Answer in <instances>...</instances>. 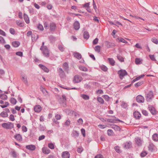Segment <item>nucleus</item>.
<instances>
[{"mask_svg":"<svg viewBox=\"0 0 158 158\" xmlns=\"http://www.w3.org/2000/svg\"><path fill=\"white\" fill-rule=\"evenodd\" d=\"M97 100L101 104H103L104 103V101L101 97H98L97 98Z\"/></svg>","mask_w":158,"mask_h":158,"instance_id":"38","label":"nucleus"},{"mask_svg":"<svg viewBox=\"0 0 158 158\" xmlns=\"http://www.w3.org/2000/svg\"><path fill=\"white\" fill-rule=\"evenodd\" d=\"M39 66L45 72L48 73L49 71V69L44 65L40 64L39 65Z\"/></svg>","mask_w":158,"mask_h":158,"instance_id":"19","label":"nucleus"},{"mask_svg":"<svg viewBox=\"0 0 158 158\" xmlns=\"http://www.w3.org/2000/svg\"><path fill=\"white\" fill-rule=\"evenodd\" d=\"M16 24L20 27H23L24 26V23L21 22L20 21H17L16 22Z\"/></svg>","mask_w":158,"mask_h":158,"instance_id":"36","label":"nucleus"},{"mask_svg":"<svg viewBox=\"0 0 158 158\" xmlns=\"http://www.w3.org/2000/svg\"><path fill=\"white\" fill-rule=\"evenodd\" d=\"M63 67L64 71L67 72V73H68V71L69 70V67L68 63L66 62H64L63 64Z\"/></svg>","mask_w":158,"mask_h":158,"instance_id":"20","label":"nucleus"},{"mask_svg":"<svg viewBox=\"0 0 158 158\" xmlns=\"http://www.w3.org/2000/svg\"><path fill=\"white\" fill-rule=\"evenodd\" d=\"M111 127L115 131H120L121 130L119 126L115 124H113Z\"/></svg>","mask_w":158,"mask_h":158,"instance_id":"30","label":"nucleus"},{"mask_svg":"<svg viewBox=\"0 0 158 158\" xmlns=\"http://www.w3.org/2000/svg\"><path fill=\"white\" fill-rule=\"evenodd\" d=\"M16 54L18 56L22 57L23 56V53L21 51L17 52H16Z\"/></svg>","mask_w":158,"mask_h":158,"instance_id":"63","label":"nucleus"},{"mask_svg":"<svg viewBox=\"0 0 158 158\" xmlns=\"http://www.w3.org/2000/svg\"><path fill=\"white\" fill-rule=\"evenodd\" d=\"M148 154V152L145 151H143L140 154V156L141 157L145 156Z\"/></svg>","mask_w":158,"mask_h":158,"instance_id":"39","label":"nucleus"},{"mask_svg":"<svg viewBox=\"0 0 158 158\" xmlns=\"http://www.w3.org/2000/svg\"><path fill=\"white\" fill-rule=\"evenodd\" d=\"M49 40L51 42L54 41L55 40L56 38L53 35H50L49 37Z\"/></svg>","mask_w":158,"mask_h":158,"instance_id":"57","label":"nucleus"},{"mask_svg":"<svg viewBox=\"0 0 158 158\" xmlns=\"http://www.w3.org/2000/svg\"><path fill=\"white\" fill-rule=\"evenodd\" d=\"M20 44V43L18 41H13L12 43V45L15 48L18 47Z\"/></svg>","mask_w":158,"mask_h":158,"instance_id":"28","label":"nucleus"},{"mask_svg":"<svg viewBox=\"0 0 158 158\" xmlns=\"http://www.w3.org/2000/svg\"><path fill=\"white\" fill-rule=\"evenodd\" d=\"M79 69L83 71H88V69L85 67L83 66H80L79 67Z\"/></svg>","mask_w":158,"mask_h":158,"instance_id":"43","label":"nucleus"},{"mask_svg":"<svg viewBox=\"0 0 158 158\" xmlns=\"http://www.w3.org/2000/svg\"><path fill=\"white\" fill-rule=\"evenodd\" d=\"M118 74L121 80H122L126 75H128L127 73L125 70L124 69H120L118 70Z\"/></svg>","mask_w":158,"mask_h":158,"instance_id":"4","label":"nucleus"},{"mask_svg":"<svg viewBox=\"0 0 158 158\" xmlns=\"http://www.w3.org/2000/svg\"><path fill=\"white\" fill-rule=\"evenodd\" d=\"M42 152L45 154H48L50 152V150L46 147H43L42 148Z\"/></svg>","mask_w":158,"mask_h":158,"instance_id":"24","label":"nucleus"},{"mask_svg":"<svg viewBox=\"0 0 158 158\" xmlns=\"http://www.w3.org/2000/svg\"><path fill=\"white\" fill-rule=\"evenodd\" d=\"M38 29L41 31H42L44 30V27L42 25L40 24H39L37 26Z\"/></svg>","mask_w":158,"mask_h":158,"instance_id":"55","label":"nucleus"},{"mask_svg":"<svg viewBox=\"0 0 158 158\" xmlns=\"http://www.w3.org/2000/svg\"><path fill=\"white\" fill-rule=\"evenodd\" d=\"M70 123H71V121L69 119H68L66 120V121H65V122L64 123V124L65 126L68 127V126H69L70 125Z\"/></svg>","mask_w":158,"mask_h":158,"instance_id":"54","label":"nucleus"},{"mask_svg":"<svg viewBox=\"0 0 158 158\" xmlns=\"http://www.w3.org/2000/svg\"><path fill=\"white\" fill-rule=\"evenodd\" d=\"M22 131L23 132H26L27 131V127L25 126H23L22 127Z\"/></svg>","mask_w":158,"mask_h":158,"instance_id":"62","label":"nucleus"},{"mask_svg":"<svg viewBox=\"0 0 158 158\" xmlns=\"http://www.w3.org/2000/svg\"><path fill=\"white\" fill-rule=\"evenodd\" d=\"M10 33L12 35H14L15 34V29L12 28H10L9 30Z\"/></svg>","mask_w":158,"mask_h":158,"instance_id":"59","label":"nucleus"},{"mask_svg":"<svg viewBox=\"0 0 158 158\" xmlns=\"http://www.w3.org/2000/svg\"><path fill=\"white\" fill-rule=\"evenodd\" d=\"M108 116L112 117V118H113L114 119H114L115 120V121H118L119 122H121V123H124L123 122V121H122V120H120L118 118H116V117H115V116Z\"/></svg>","mask_w":158,"mask_h":158,"instance_id":"48","label":"nucleus"},{"mask_svg":"<svg viewBox=\"0 0 158 158\" xmlns=\"http://www.w3.org/2000/svg\"><path fill=\"white\" fill-rule=\"evenodd\" d=\"M135 142L138 146H141L142 145V140L139 137L135 138Z\"/></svg>","mask_w":158,"mask_h":158,"instance_id":"26","label":"nucleus"},{"mask_svg":"<svg viewBox=\"0 0 158 158\" xmlns=\"http://www.w3.org/2000/svg\"><path fill=\"white\" fill-rule=\"evenodd\" d=\"M146 95V100L148 102H151L152 98L154 97L153 93L152 90L150 91Z\"/></svg>","mask_w":158,"mask_h":158,"instance_id":"3","label":"nucleus"},{"mask_svg":"<svg viewBox=\"0 0 158 158\" xmlns=\"http://www.w3.org/2000/svg\"><path fill=\"white\" fill-rule=\"evenodd\" d=\"M123 144L124 148L126 149H129L132 147V143L130 141L126 142Z\"/></svg>","mask_w":158,"mask_h":158,"instance_id":"12","label":"nucleus"},{"mask_svg":"<svg viewBox=\"0 0 158 158\" xmlns=\"http://www.w3.org/2000/svg\"><path fill=\"white\" fill-rule=\"evenodd\" d=\"M58 48L59 49L61 52H63L64 50V48L61 45H58Z\"/></svg>","mask_w":158,"mask_h":158,"instance_id":"52","label":"nucleus"},{"mask_svg":"<svg viewBox=\"0 0 158 158\" xmlns=\"http://www.w3.org/2000/svg\"><path fill=\"white\" fill-rule=\"evenodd\" d=\"M149 56L150 59L152 61H156V60L154 55H149Z\"/></svg>","mask_w":158,"mask_h":158,"instance_id":"61","label":"nucleus"},{"mask_svg":"<svg viewBox=\"0 0 158 158\" xmlns=\"http://www.w3.org/2000/svg\"><path fill=\"white\" fill-rule=\"evenodd\" d=\"M83 37L85 39H88L89 37V32L86 31H85L83 33Z\"/></svg>","mask_w":158,"mask_h":158,"instance_id":"29","label":"nucleus"},{"mask_svg":"<svg viewBox=\"0 0 158 158\" xmlns=\"http://www.w3.org/2000/svg\"><path fill=\"white\" fill-rule=\"evenodd\" d=\"M40 89L41 91L42 92L43 94L45 95H47L48 94V92L46 89L42 86L41 85L40 87Z\"/></svg>","mask_w":158,"mask_h":158,"instance_id":"22","label":"nucleus"},{"mask_svg":"<svg viewBox=\"0 0 158 158\" xmlns=\"http://www.w3.org/2000/svg\"><path fill=\"white\" fill-rule=\"evenodd\" d=\"M151 41L153 43L157 44H158V40L155 37H153L152 38Z\"/></svg>","mask_w":158,"mask_h":158,"instance_id":"47","label":"nucleus"},{"mask_svg":"<svg viewBox=\"0 0 158 158\" xmlns=\"http://www.w3.org/2000/svg\"><path fill=\"white\" fill-rule=\"evenodd\" d=\"M100 49L101 47L99 45L96 46L94 48L95 51L98 53L100 52Z\"/></svg>","mask_w":158,"mask_h":158,"instance_id":"44","label":"nucleus"},{"mask_svg":"<svg viewBox=\"0 0 158 158\" xmlns=\"http://www.w3.org/2000/svg\"><path fill=\"white\" fill-rule=\"evenodd\" d=\"M134 118L136 119H139L141 116L140 113L138 111H135L133 113Z\"/></svg>","mask_w":158,"mask_h":158,"instance_id":"18","label":"nucleus"},{"mask_svg":"<svg viewBox=\"0 0 158 158\" xmlns=\"http://www.w3.org/2000/svg\"><path fill=\"white\" fill-rule=\"evenodd\" d=\"M81 97L84 99L85 100H88L89 98V96L86 94H82L81 95Z\"/></svg>","mask_w":158,"mask_h":158,"instance_id":"42","label":"nucleus"},{"mask_svg":"<svg viewBox=\"0 0 158 158\" xmlns=\"http://www.w3.org/2000/svg\"><path fill=\"white\" fill-rule=\"evenodd\" d=\"M108 60L111 65L114 66L115 65V61L113 58H109L108 59Z\"/></svg>","mask_w":158,"mask_h":158,"instance_id":"32","label":"nucleus"},{"mask_svg":"<svg viewBox=\"0 0 158 158\" xmlns=\"http://www.w3.org/2000/svg\"><path fill=\"white\" fill-rule=\"evenodd\" d=\"M94 158H104L103 156L101 154L97 155Z\"/></svg>","mask_w":158,"mask_h":158,"instance_id":"64","label":"nucleus"},{"mask_svg":"<svg viewBox=\"0 0 158 158\" xmlns=\"http://www.w3.org/2000/svg\"><path fill=\"white\" fill-rule=\"evenodd\" d=\"M82 79V77L81 76L76 75L74 77L73 82L75 83H79L81 82Z\"/></svg>","mask_w":158,"mask_h":158,"instance_id":"8","label":"nucleus"},{"mask_svg":"<svg viewBox=\"0 0 158 158\" xmlns=\"http://www.w3.org/2000/svg\"><path fill=\"white\" fill-rule=\"evenodd\" d=\"M58 71L59 72V75L61 78H63L65 77V73L62 68H59L58 69Z\"/></svg>","mask_w":158,"mask_h":158,"instance_id":"13","label":"nucleus"},{"mask_svg":"<svg viewBox=\"0 0 158 158\" xmlns=\"http://www.w3.org/2000/svg\"><path fill=\"white\" fill-rule=\"evenodd\" d=\"M61 156L63 158H69L70 154L68 151L64 152L62 153Z\"/></svg>","mask_w":158,"mask_h":158,"instance_id":"17","label":"nucleus"},{"mask_svg":"<svg viewBox=\"0 0 158 158\" xmlns=\"http://www.w3.org/2000/svg\"><path fill=\"white\" fill-rule=\"evenodd\" d=\"M144 82L143 81H140L135 84V86L137 88L139 86H140L142 84H143Z\"/></svg>","mask_w":158,"mask_h":158,"instance_id":"35","label":"nucleus"},{"mask_svg":"<svg viewBox=\"0 0 158 158\" xmlns=\"http://www.w3.org/2000/svg\"><path fill=\"white\" fill-rule=\"evenodd\" d=\"M101 70L104 72H106L108 70V68L105 65H102L100 66Z\"/></svg>","mask_w":158,"mask_h":158,"instance_id":"37","label":"nucleus"},{"mask_svg":"<svg viewBox=\"0 0 158 158\" xmlns=\"http://www.w3.org/2000/svg\"><path fill=\"white\" fill-rule=\"evenodd\" d=\"M10 102L11 103L14 105H15L17 102L16 100L14 98H10Z\"/></svg>","mask_w":158,"mask_h":158,"instance_id":"40","label":"nucleus"},{"mask_svg":"<svg viewBox=\"0 0 158 158\" xmlns=\"http://www.w3.org/2000/svg\"><path fill=\"white\" fill-rule=\"evenodd\" d=\"M23 17L25 22L27 24L29 23H30V20L28 15L25 13H24Z\"/></svg>","mask_w":158,"mask_h":158,"instance_id":"25","label":"nucleus"},{"mask_svg":"<svg viewBox=\"0 0 158 158\" xmlns=\"http://www.w3.org/2000/svg\"><path fill=\"white\" fill-rule=\"evenodd\" d=\"M103 97L106 101H108L110 100V98L107 95H105L102 96Z\"/></svg>","mask_w":158,"mask_h":158,"instance_id":"56","label":"nucleus"},{"mask_svg":"<svg viewBox=\"0 0 158 158\" xmlns=\"http://www.w3.org/2000/svg\"><path fill=\"white\" fill-rule=\"evenodd\" d=\"M152 138L155 141H158V134L157 133L154 134L152 136Z\"/></svg>","mask_w":158,"mask_h":158,"instance_id":"31","label":"nucleus"},{"mask_svg":"<svg viewBox=\"0 0 158 158\" xmlns=\"http://www.w3.org/2000/svg\"><path fill=\"white\" fill-rule=\"evenodd\" d=\"M73 26L75 30H77L80 28V24L78 21H76L73 23Z\"/></svg>","mask_w":158,"mask_h":158,"instance_id":"14","label":"nucleus"},{"mask_svg":"<svg viewBox=\"0 0 158 158\" xmlns=\"http://www.w3.org/2000/svg\"><path fill=\"white\" fill-rule=\"evenodd\" d=\"M73 56L74 57L78 60L81 59L82 57L80 53L77 52L74 53Z\"/></svg>","mask_w":158,"mask_h":158,"instance_id":"23","label":"nucleus"},{"mask_svg":"<svg viewBox=\"0 0 158 158\" xmlns=\"http://www.w3.org/2000/svg\"><path fill=\"white\" fill-rule=\"evenodd\" d=\"M135 62L136 64H139L142 63L140 59L138 58H135Z\"/></svg>","mask_w":158,"mask_h":158,"instance_id":"46","label":"nucleus"},{"mask_svg":"<svg viewBox=\"0 0 158 158\" xmlns=\"http://www.w3.org/2000/svg\"><path fill=\"white\" fill-rule=\"evenodd\" d=\"M79 133L78 131L75 130H73L72 133V136L75 138L78 137L79 136Z\"/></svg>","mask_w":158,"mask_h":158,"instance_id":"27","label":"nucleus"},{"mask_svg":"<svg viewBox=\"0 0 158 158\" xmlns=\"http://www.w3.org/2000/svg\"><path fill=\"white\" fill-rule=\"evenodd\" d=\"M14 138L17 141L21 142L22 140V135L20 134H16L14 136Z\"/></svg>","mask_w":158,"mask_h":158,"instance_id":"15","label":"nucleus"},{"mask_svg":"<svg viewBox=\"0 0 158 158\" xmlns=\"http://www.w3.org/2000/svg\"><path fill=\"white\" fill-rule=\"evenodd\" d=\"M148 148L149 151L153 152L155 151L156 147L152 143H151L149 144Z\"/></svg>","mask_w":158,"mask_h":158,"instance_id":"9","label":"nucleus"},{"mask_svg":"<svg viewBox=\"0 0 158 158\" xmlns=\"http://www.w3.org/2000/svg\"><path fill=\"white\" fill-rule=\"evenodd\" d=\"M66 96L64 94L62 95V97H60L59 100L60 104L63 105L64 106L66 105Z\"/></svg>","mask_w":158,"mask_h":158,"instance_id":"5","label":"nucleus"},{"mask_svg":"<svg viewBox=\"0 0 158 158\" xmlns=\"http://www.w3.org/2000/svg\"><path fill=\"white\" fill-rule=\"evenodd\" d=\"M56 28V24L53 22L49 24V30L51 32H54Z\"/></svg>","mask_w":158,"mask_h":158,"instance_id":"7","label":"nucleus"},{"mask_svg":"<svg viewBox=\"0 0 158 158\" xmlns=\"http://www.w3.org/2000/svg\"><path fill=\"white\" fill-rule=\"evenodd\" d=\"M0 115L1 117L3 118L7 117L8 115V114H7L5 111H3L0 114Z\"/></svg>","mask_w":158,"mask_h":158,"instance_id":"33","label":"nucleus"},{"mask_svg":"<svg viewBox=\"0 0 158 158\" xmlns=\"http://www.w3.org/2000/svg\"><path fill=\"white\" fill-rule=\"evenodd\" d=\"M45 127L41 124H40L39 126V129L41 131H44L45 130Z\"/></svg>","mask_w":158,"mask_h":158,"instance_id":"49","label":"nucleus"},{"mask_svg":"<svg viewBox=\"0 0 158 158\" xmlns=\"http://www.w3.org/2000/svg\"><path fill=\"white\" fill-rule=\"evenodd\" d=\"M41 110V107L40 105H36L34 107V110L35 112H39Z\"/></svg>","mask_w":158,"mask_h":158,"instance_id":"21","label":"nucleus"},{"mask_svg":"<svg viewBox=\"0 0 158 158\" xmlns=\"http://www.w3.org/2000/svg\"><path fill=\"white\" fill-rule=\"evenodd\" d=\"M106 47L107 48H113L115 46V44L114 43L110 42L108 41H106L105 42Z\"/></svg>","mask_w":158,"mask_h":158,"instance_id":"10","label":"nucleus"},{"mask_svg":"<svg viewBox=\"0 0 158 158\" xmlns=\"http://www.w3.org/2000/svg\"><path fill=\"white\" fill-rule=\"evenodd\" d=\"M0 98L2 99L3 100H6L7 99V96L6 94H0Z\"/></svg>","mask_w":158,"mask_h":158,"instance_id":"34","label":"nucleus"},{"mask_svg":"<svg viewBox=\"0 0 158 158\" xmlns=\"http://www.w3.org/2000/svg\"><path fill=\"white\" fill-rule=\"evenodd\" d=\"M114 149L116 152L118 153H120L121 152V151L119 149V147L118 146H116L114 147Z\"/></svg>","mask_w":158,"mask_h":158,"instance_id":"51","label":"nucleus"},{"mask_svg":"<svg viewBox=\"0 0 158 158\" xmlns=\"http://www.w3.org/2000/svg\"><path fill=\"white\" fill-rule=\"evenodd\" d=\"M117 58L121 62H123L124 61V58L120 56L119 55H118L117 56Z\"/></svg>","mask_w":158,"mask_h":158,"instance_id":"41","label":"nucleus"},{"mask_svg":"<svg viewBox=\"0 0 158 158\" xmlns=\"http://www.w3.org/2000/svg\"><path fill=\"white\" fill-rule=\"evenodd\" d=\"M117 39L119 40V42H122L124 43H127V42L122 38H118Z\"/></svg>","mask_w":158,"mask_h":158,"instance_id":"53","label":"nucleus"},{"mask_svg":"<svg viewBox=\"0 0 158 158\" xmlns=\"http://www.w3.org/2000/svg\"><path fill=\"white\" fill-rule=\"evenodd\" d=\"M148 108L152 115H156L157 114L156 110L153 106L149 105Z\"/></svg>","mask_w":158,"mask_h":158,"instance_id":"6","label":"nucleus"},{"mask_svg":"<svg viewBox=\"0 0 158 158\" xmlns=\"http://www.w3.org/2000/svg\"><path fill=\"white\" fill-rule=\"evenodd\" d=\"M128 105L127 104L124 102H122L121 106L123 108L126 109Z\"/></svg>","mask_w":158,"mask_h":158,"instance_id":"50","label":"nucleus"},{"mask_svg":"<svg viewBox=\"0 0 158 158\" xmlns=\"http://www.w3.org/2000/svg\"><path fill=\"white\" fill-rule=\"evenodd\" d=\"M48 147L52 149L54 148V145L52 143H49L48 144Z\"/></svg>","mask_w":158,"mask_h":158,"instance_id":"60","label":"nucleus"},{"mask_svg":"<svg viewBox=\"0 0 158 158\" xmlns=\"http://www.w3.org/2000/svg\"><path fill=\"white\" fill-rule=\"evenodd\" d=\"M137 102L139 103H143L144 102V97L141 95H138L136 97Z\"/></svg>","mask_w":158,"mask_h":158,"instance_id":"11","label":"nucleus"},{"mask_svg":"<svg viewBox=\"0 0 158 158\" xmlns=\"http://www.w3.org/2000/svg\"><path fill=\"white\" fill-rule=\"evenodd\" d=\"M107 134L109 136L113 135L114 134L113 131L111 129H109L107 130Z\"/></svg>","mask_w":158,"mask_h":158,"instance_id":"45","label":"nucleus"},{"mask_svg":"<svg viewBox=\"0 0 158 158\" xmlns=\"http://www.w3.org/2000/svg\"><path fill=\"white\" fill-rule=\"evenodd\" d=\"M26 149L31 151H34L36 148L35 146L33 144H30L26 146Z\"/></svg>","mask_w":158,"mask_h":158,"instance_id":"16","label":"nucleus"},{"mask_svg":"<svg viewBox=\"0 0 158 158\" xmlns=\"http://www.w3.org/2000/svg\"><path fill=\"white\" fill-rule=\"evenodd\" d=\"M11 155L14 158H16L18 156V154L15 151H13L11 152Z\"/></svg>","mask_w":158,"mask_h":158,"instance_id":"58","label":"nucleus"},{"mask_svg":"<svg viewBox=\"0 0 158 158\" xmlns=\"http://www.w3.org/2000/svg\"><path fill=\"white\" fill-rule=\"evenodd\" d=\"M44 42H43L40 49L42 51V53L44 56L48 57L49 56V51L48 47L44 45Z\"/></svg>","mask_w":158,"mask_h":158,"instance_id":"1","label":"nucleus"},{"mask_svg":"<svg viewBox=\"0 0 158 158\" xmlns=\"http://www.w3.org/2000/svg\"><path fill=\"white\" fill-rule=\"evenodd\" d=\"M2 127L6 129H11L14 128V124L10 122L7 123H4L2 124Z\"/></svg>","mask_w":158,"mask_h":158,"instance_id":"2","label":"nucleus"}]
</instances>
